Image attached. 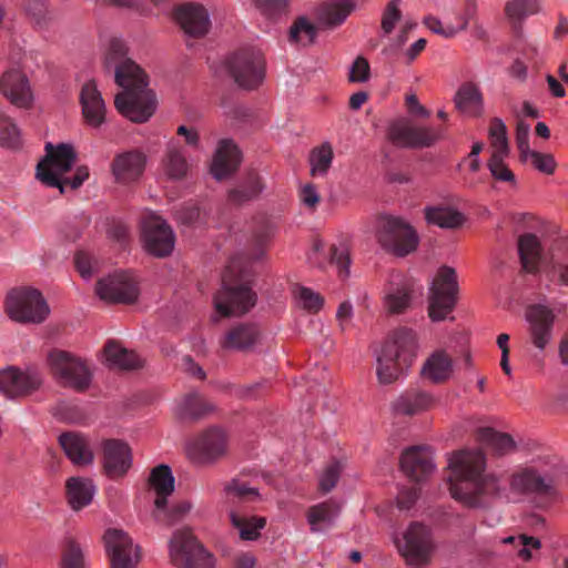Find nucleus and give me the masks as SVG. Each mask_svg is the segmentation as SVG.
<instances>
[{"mask_svg":"<svg viewBox=\"0 0 568 568\" xmlns=\"http://www.w3.org/2000/svg\"><path fill=\"white\" fill-rule=\"evenodd\" d=\"M507 155L508 154L493 153L487 166L496 181L515 183V174L504 162Z\"/></svg>","mask_w":568,"mask_h":568,"instance_id":"55","label":"nucleus"},{"mask_svg":"<svg viewBox=\"0 0 568 568\" xmlns=\"http://www.w3.org/2000/svg\"><path fill=\"white\" fill-rule=\"evenodd\" d=\"M560 471L554 464H531L515 469L508 484L511 494L534 497L539 507L559 498Z\"/></svg>","mask_w":568,"mask_h":568,"instance_id":"3","label":"nucleus"},{"mask_svg":"<svg viewBox=\"0 0 568 568\" xmlns=\"http://www.w3.org/2000/svg\"><path fill=\"white\" fill-rule=\"evenodd\" d=\"M449 491L467 508L484 509L500 496V479L485 473L486 456L480 450H460L449 459Z\"/></svg>","mask_w":568,"mask_h":568,"instance_id":"2","label":"nucleus"},{"mask_svg":"<svg viewBox=\"0 0 568 568\" xmlns=\"http://www.w3.org/2000/svg\"><path fill=\"white\" fill-rule=\"evenodd\" d=\"M260 334V328L255 324L241 323L232 326L220 344L226 351L247 352L255 346Z\"/></svg>","mask_w":568,"mask_h":568,"instance_id":"29","label":"nucleus"},{"mask_svg":"<svg viewBox=\"0 0 568 568\" xmlns=\"http://www.w3.org/2000/svg\"><path fill=\"white\" fill-rule=\"evenodd\" d=\"M146 158L139 151H128L116 155L112 162V173L116 182L130 184L142 175Z\"/></svg>","mask_w":568,"mask_h":568,"instance_id":"27","label":"nucleus"},{"mask_svg":"<svg viewBox=\"0 0 568 568\" xmlns=\"http://www.w3.org/2000/svg\"><path fill=\"white\" fill-rule=\"evenodd\" d=\"M339 514V505L335 500H326L311 506L307 510V521L313 532L321 530L322 525H331Z\"/></svg>","mask_w":568,"mask_h":568,"instance_id":"40","label":"nucleus"},{"mask_svg":"<svg viewBox=\"0 0 568 568\" xmlns=\"http://www.w3.org/2000/svg\"><path fill=\"white\" fill-rule=\"evenodd\" d=\"M317 37V27L306 17H298L290 28L288 39L291 42L308 45Z\"/></svg>","mask_w":568,"mask_h":568,"instance_id":"46","label":"nucleus"},{"mask_svg":"<svg viewBox=\"0 0 568 568\" xmlns=\"http://www.w3.org/2000/svg\"><path fill=\"white\" fill-rule=\"evenodd\" d=\"M507 17L514 22H521L525 18L539 11L537 0H510L505 8Z\"/></svg>","mask_w":568,"mask_h":568,"instance_id":"49","label":"nucleus"},{"mask_svg":"<svg viewBox=\"0 0 568 568\" xmlns=\"http://www.w3.org/2000/svg\"><path fill=\"white\" fill-rule=\"evenodd\" d=\"M232 525L239 530L243 540H255L260 537V530L264 528L266 520L263 517H246L232 510L230 514Z\"/></svg>","mask_w":568,"mask_h":568,"instance_id":"45","label":"nucleus"},{"mask_svg":"<svg viewBox=\"0 0 568 568\" xmlns=\"http://www.w3.org/2000/svg\"><path fill=\"white\" fill-rule=\"evenodd\" d=\"M0 91L13 105L28 109L33 93L27 75L18 68L7 70L0 78Z\"/></svg>","mask_w":568,"mask_h":568,"instance_id":"23","label":"nucleus"},{"mask_svg":"<svg viewBox=\"0 0 568 568\" xmlns=\"http://www.w3.org/2000/svg\"><path fill=\"white\" fill-rule=\"evenodd\" d=\"M105 359L110 366L120 369H136L142 366L141 358L134 353L123 348L116 342H109L104 346Z\"/></svg>","mask_w":568,"mask_h":568,"instance_id":"37","label":"nucleus"},{"mask_svg":"<svg viewBox=\"0 0 568 568\" xmlns=\"http://www.w3.org/2000/svg\"><path fill=\"white\" fill-rule=\"evenodd\" d=\"M103 67L113 72L115 83L123 89L114 99L116 110L132 122L143 123L155 110V97L148 89L144 71L128 57V48L120 39H112Z\"/></svg>","mask_w":568,"mask_h":568,"instance_id":"1","label":"nucleus"},{"mask_svg":"<svg viewBox=\"0 0 568 568\" xmlns=\"http://www.w3.org/2000/svg\"><path fill=\"white\" fill-rule=\"evenodd\" d=\"M241 162V151L230 139L221 140L217 144L211 173L216 180H223L233 174Z\"/></svg>","mask_w":568,"mask_h":568,"instance_id":"26","label":"nucleus"},{"mask_svg":"<svg viewBox=\"0 0 568 568\" xmlns=\"http://www.w3.org/2000/svg\"><path fill=\"white\" fill-rule=\"evenodd\" d=\"M331 262L335 264L338 268V273L341 277L348 276V267H349V255L345 247H331Z\"/></svg>","mask_w":568,"mask_h":568,"instance_id":"64","label":"nucleus"},{"mask_svg":"<svg viewBox=\"0 0 568 568\" xmlns=\"http://www.w3.org/2000/svg\"><path fill=\"white\" fill-rule=\"evenodd\" d=\"M150 485L156 493L154 506L160 511L165 505L168 497L174 490V477L169 466L159 465L152 469Z\"/></svg>","mask_w":568,"mask_h":568,"instance_id":"33","label":"nucleus"},{"mask_svg":"<svg viewBox=\"0 0 568 568\" xmlns=\"http://www.w3.org/2000/svg\"><path fill=\"white\" fill-rule=\"evenodd\" d=\"M334 158L333 148L329 143H323L311 152V174L313 176H324L328 172Z\"/></svg>","mask_w":568,"mask_h":568,"instance_id":"47","label":"nucleus"},{"mask_svg":"<svg viewBox=\"0 0 568 568\" xmlns=\"http://www.w3.org/2000/svg\"><path fill=\"white\" fill-rule=\"evenodd\" d=\"M526 318L534 346L540 351L545 349L551 338L555 320L552 311L544 305H531L526 311Z\"/></svg>","mask_w":568,"mask_h":568,"instance_id":"24","label":"nucleus"},{"mask_svg":"<svg viewBox=\"0 0 568 568\" xmlns=\"http://www.w3.org/2000/svg\"><path fill=\"white\" fill-rule=\"evenodd\" d=\"M529 131L530 125L524 120H518L516 128V143L523 161H526L528 159V153H530Z\"/></svg>","mask_w":568,"mask_h":568,"instance_id":"62","label":"nucleus"},{"mask_svg":"<svg viewBox=\"0 0 568 568\" xmlns=\"http://www.w3.org/2000/svg\"><path fill=\"white\" fill-rule=\"evenodd\" d=\"M191 510V504L189 501H180L173 505L170 509L166 505L158 511L154 509L153 516L158 521H162L166 525H173L182 520Z\"/></svg>","mask_w":568,"mask_h":568,"instance_id":"51","label":"nucleus"},{"mask_svg":"<svg viewBox=\"0 0 568 568\" xmlns=\"http://www.w3.org/2000/svg\"><path fill=\"white\" fill-rule=\"evenodd\" d=\"M213 408V405L200 394L192 392L178 403L176 415L182 420H197L211 413Z\"/></svg>","mask_w":568,"mask_h":568,"instance_id":"34","label":"nucleus"},{"mask_svg":"<svg viewBox=\"0 0 568 568\" xmlns=\"http://www.w3.org/2000/svg\"><path fill=\"white\" fill-rule=\"evenodd\" d=\"M224 490L230 501L254 500L258 497L257 490L248 487L246 483L241 479L231 480L226 484Z\"/></svg>","mask_w":568,"mask_h":568,"instance_id":"52","label":"nucleus"},{"mask_svg":"<svg viewBox=\"0 0 568 568\" xmlns=\"http://www.w3.org/2000/svg\"><path fill=\"white\" fill-rule=\"evenodd\" d=\"M47 155L37 166V179L51 187H58L64 193L67 187L75 190L89 178V169L79 166L72 178H64L75 162V153L71 145L61 143L53 146L45 144Z\"/></svg>","mask_w":568,"mask_h":568,"instance_id":"6","label":"nucleus"},{"mask_svg":"<svg viewBox=\"0 0 568 568\" xmlns=\"http://www.w3.org/2000/svg\"><path fill=\"white\" fill-rule=\"evenodd\" d=\"M400 0H390L382 12L381 29L384 36H389L403 14L399 9Z\"/></svg>","mask_w":568,"mask_h":568,"instance_id":"53","label":"nucleus"},{"mask_svg":"<svg viewBox=\"0 0 568 568\" xmlns=\"http://www.w3.org/2000/svg\"><path fill=\"white\" fill-rule=\"evenodd\" d=\"M417 335L407 327L392 332L377 356L376 375L382 384H392L412 365L417 355Z\"/></svg>","mask_w":568,"mask_h":568,"instance_id":"5","label":"nucleus"},{"mask_svg":"<svg viewBox=\"0 0 568 568\" xmlns=\"http://www.w3.org/2000/svg\"><path fill=\"white\" fill-rule=\"evenodd\" d=\"M248 276L240 257L230 261L222 275V288L214 296L215 308L222 316L241 315L255 305Z\"/></svg>","mask_w":568,"mask_h":568,"instance_id":"4","label":"nucleus"},{"mask_svg":"<svg viewBox=\"0 0 568 568\" xmlns=\"http://www.w3.org/2000/svg\"><path fill=\"white\" fill-rule=\"evenodd\" d=\"M264 186L262 178L255 171H251L240 186L230 190L229 201L233 204L251 201L262 193Z\"/></svg>","mask_w":568,"mask_h":568,"instance_id":"38","label":"nucleus"},{"mask_svg":"<svg viewBox=\"0 0 568 568\" xmlns=\"http://www.w3.org/2000/svg\"><path fill=\"white\" fill-rule=\"evenodd\" d=\"M402 470L414 481L427 478L434 470L433 454L427 446H413L400 458Z\"/></svg>","mask_w":568,"mask_h":568,"instance_id":"25","label":"nucleus"},{"mask_svg":"<svg viewBox=\"0 0 568 568\" xmlns=\"http://www.w3.org/2000/svg\"><path fill=\"white\" fill-rule=\"evenodd\" d=\"M163 168L170 179L182 180L186 176L189 163L179 142H169L163 158Z\"/></svg>","mask_w":568,"mask_h":568,"instance_id":"36","label":"nucleus"},{"mask_svg":"<svg viewBox=\"0 0 568 568\" xmlns=\"http://www.w3.org/2000/svg\"><path fill=\"white\" fill-rule=\"evenodd\" d=\"M65 488L69 503L74 510L88 506L95 493L92 480L82 477L69 478Z\"/></svg>","mask_w":568,"mask_h":568,"instance_id":"35","label":"nucleus"},{"mask_svg":"<svg viewBox=\"0 0 568 568\" xmlns=\"http://www.w3.org/2000/svg\"><path fill=\"white\" fill-rule=\"evenodd\" d=\"M295 296L300 305L308 312L316 313L323 306V297L311 288L300 286L295 290Z\"/></svg>","mask_w":568,"mask_h":568,"instance_id":"58","label":"nucleus"},{"mask_svg":"<svg viewBox=\"0 0 568 568\" xmlns=\"http://www.w3.org/2000/svg\"><path fill=\"white\" fill-rule=\"evenodd\" d=\"M20 143V134L11 118L0 112V144L16 148Z\"/></svg>","mask_w":568,"mask_h":568,"instance_id":"57","label":"nucleus"},{"mask_svg":"<svg viewBox=\"0 0 568 568\" xmlns=\"http://www.w3.org/2000/svg\"><path fill=\"white\" fill-rule=\"evenodd\" d=\"M425 219L428 223L443 229H455L464 223V216L460 212L443 205L427 206Z\"/></svg>","mask_w":568,"mask_h":568,"instance_id":"41","label":"nucleus"},{"mask_svg":"<svg viewBox=\"0 0 568 568\" xmlns=\"http://www.w3.org/2000/svg\"><path fill=\"white\" fill-rule=\"evenodd\" d=\"M256 10L266 19L276 21L288 12V0H254Z\"/></svg>","mask_w":568,"mask_h":568,"instance_id":"50","label":"nucleus"},{"mask_svg":"<svg viewBox=\"0 0 568 568\" xmlns=\"http://www.w3.org/2000/svg\"><path fill=\"white\" fill-rule=\"evenodd\" d=\"M8 316L19 323H42L50 308L40 291L32 287L12 290L6 301Z\"/></svg>","mask_w":568,"mask_h":568,"instance_id":"10","label":"nucleus"},{"mask_svg":"<svg viewBox=\"0 0 568 568\" xmlns=\"http://www.w3.org/2000/svg\"><path fill=\"white\" fill-rule=\"evenodd\" d=\"M102 465L105 475L111 479L123 477L132 466L130 446L120 439L102 442Z\"/></svg>","mask_w":568,"mask_h":568,"instance_id":"21","label":"nucleus"},{"mask_svg":"<svg viewBox=\"0 0 568 568\" xmlns=\"http://www.w3.org/2000/svg\"><path fill=\"white\" fill-rule=\"evenodd\" d=\"M518 252L524 270L535 272L540 257V246L537 236L530 233L521 235L518 240Z\"/></svg>","mask_w":568,"mask_h":568,"instance_id":"44","label":"nucleus"},{"mask_svg":"<svg viewBox=\"0 0 568 568\" xmlns=\"http://www.w3.org/2000/svg\"><path fill=\"white\" fill-rule=\"evenodd\" d=\"M376 236L385 250L397 256L408 255L418 245L415 230L403 219L393 215L378 217Z\"/></svg>","mask_w":568,"mask_h":568,"instance_id":"9","label":"nucleus"},{"mask_svg":"<svg viewBox=\"0 0 568 568\" xmlns=\"http://www.w3.org/2000/svg\"><path fill=\"white\" fill-rule=\"evenodd\" d=\"M397 547L407 565L415 568L427 566L436 549L432 528L422 523H412Z\"/></svg>","mask_w":568,"mask_h":568,"instance_id":"11","label":"nucleus"},{"mask_svg":"<svg viewBox=\"0 0 568 568\" xmlns=\"http://www.w3.org/2000/svg\"><path fill=\"white\" fill-rule=\"evenodd\" d=\"M80 103L85 122L100 126L105 119V103L94 80L85 82L80 92Z\"/></svg>","mask_w":568,"mask_h":568,"instance_id":"28","label":"nucleus"},{"mask_svg":"<svg viewBox=\"0 0 568 568\" xmlns=\"http://www.w3.org/2000/svg\"><path fill=\"white\" fill-rule=\"evenodd\" d=\"M61 568H85L83 550L72 537L63 542Z\"/></svg>","mask_w":568,"mask_h":568,"instance_id":"48","label":"nucleus"},{"mask_svg":"<svg viewBox=\"0 0 568 568\" xmlns=\"http://www.w3.org/2000/svg\"><path fill=\"white\" fill-rule=\"evenodd\" d=\"M458 283L456 271L442 266L429 290L428 314L433 321H443L454 310L457 302Z\"/></svg>","mask_w":568,"mask_h":568,"instance_id":"12","label":"nucleus"},{"mask_svg":"<svg viewBox=\"0 0 568 568\" xmlns=\"http://www.w3.org/2000/svg\"><path fill=\"white\" fill-rule=\"evenodd\" d=\"M443 129L416 125L407 121H398L390 125L389 140L399 146L423 149L434 145L443 138Z\"/></svg>","mask_w":568,"mask_h":568,"instance_id":"16","label":"nucleus"},{"mask_svg":"<svg viewBox=\"0 0 568 568\" xmlns=\"http://www.w3.org/2000/svg\"><path fill=\"white\" fill-rule=\"evenodd\" d=\"M48 361L54 378L62 386L79 392L90 386L91 371L81 358L65 351L53 349L49 353Z\"/></svg>","mask_w":568,"mask_h":568,"instance_id":"13","label":"nucleus"},{"mask_svg":"<svg viewBox=\"0 0 568 568\" xmlns=\"http://www.w3.org/2000/svg\"><path fill=\"white\" fill-rule=\"evenodd\" d=\"M41 385L42 377L34 371L22 372L9 367L0 372V393L10 399L29 396Z\"/></svg>","mask_w":568,"mask_h":568,"instance_id":"20","label":"nucleus"},{"mask_svg":"<svg viewBox=\"0 0 568 568\" xmlns=\"http://www.w3.org/2000/svg\"><path fill=\"white\" fill-rule=\"evenodd\" d=\"M23 9L34 24L40 28L44 27L50 19L44 0H26Z\"/></svg>","mask_w":568,"mask_h":568,"instance_id":"59","label":"nucleus"},{"mask_svg":"<svg viewBox=\"0 0 568 568\" xmlns=\"http://www.w3.org/2000/svg\"><path fill=\"white\" fill-rule=\"evenodd\" d=\"M456 106L470 115H479L483 108V95L479 89L473 83L460 87L455 98Z\"/></svg>","mask_w":568,"mask_h":568,"instance_id":"42","label":"nucleus"},{"mask_svg":"<svg viewBox=\"0 0 568 568\" xmlns=\"http://www.w3.org/2000/svg\"><path fill=\"white\" fill-rule=\"evenodd\" d=\"M420 373L434 384L445 383L453 374V359L445 351H435L423 364Z\"/></svg>","mask_w":568,"mask_h":568,"instance_id":"32","label":"nucleus"},{"mask_svg":"<svg viewBox=\"0 0 568 568\" xmlns=\"http://www.w3.org/2000/svg\"><path fill=\"white\" fill-rule=\"evenodd\" d=\"M505 544L514 545L517 550L518 557L524 560L531 558V550L540 548L539 539L526 535H519L517 537L510 536L504 539Z\"/></svg>","mask_w":568,"mask_h":568,"instance_id":"56","label":"nucleus"},{"mask_svg":"<svg viewBox=\"0 0 568 568\" xmlns=\"http://www.w3.org/2000/svg\"><path fill=\"white\" fill-rule=\"evenodd\" d=\"M111 568H135L141 559L140 549L131 537L121 529L110 528L103 535Z\"/></svg>","mask_w":568,"mask_h":568,"instance_id":"17","label":"nucleus"},{"mask_svg":"<svg viewBox=\"0 0 568 568\" xmlns=\"http://www.w3.org/2000/svg\"><path fill=\"white\" fill-rule=\"evenodd\" d=\"M225 69L240 88L253 90L264 80L265 60L261 51L245 48L226 59Z\"/></svg>","mask_w":568,"mask_h":568,"instance_id":"8","label":"nucleus"},{"mask_svg":"<svg viewBox=\"0 0 568 568\" xmlns=\"http://www.w3.org/2000/svg\"><path fill=\"white\" fill-rule=\"evenodd\" d=\"M142 242L148 253L156 257H165L174 248L175 236L162 217L148 214L142 221Z\"/></svg>","mask_w":568,"mask_h":568,"instance_id":"15","label":"nucleus"},{"mask_svg":"<svg viewBox=\"0 0 568 568\" xmlns=\"http://www.w3.org/2000/svg\"><path fill=\"white\" fill-rule=\"evenodd\" d=\"M97 294L109 303H134L139 296L138 283L126 272H118L97 283Z\"/></svg>","mask_w":568,"mask_h":568,"instance_id":"18","label":"nucleus"},{"mask_svg":"<svg viewBox=\"0 0 568 568\" xmlns=\"http://www.w3.org/2000/svg\"><path fill=\"white\" fill-rule=\"evenodd\" d=\"M418 287L409 277L402 274L393 275L384 288V307L388 314H403L412 307Z\"/></svg>","mask_w":568,"mask_h":568,"instance_id":"19","label":"nucleus"},{"mask_svg":"<svg viewBox=\"0 0 568 568\" xmlns=\"http://www.w3.org/2000/svg\"><path fill=\"white\" fill-rule=\"evenodd\" d=\"M354 3L351 0H339L337 2H327L316 9V17L320 22L326 26L341 24L353 11Z\"/></svg>","mask_w":568,"mask_h":568,"instance_id":"39","label":"nucleus"},{"mask_svg":"<svg viewBox=\"0 0 568 568\" xmlns=\"http://www.w3.org/2000/svg\"><path fill=\"white\" fill-rule=\"evenodd\" d=\"M170 559L176 568H213V556L193 535L183 528L173 532L169 545Z\"/></svg>","mask_w":568,"mask_h":568,"instance_id":"7","label":"nucleus"},{"mask_svg":"<svg viewBox=\"0 0 568 568\" xmlns=\"http://www.w3.org/2000/svg\"><path fill=\"white\" fill-rule=\"evenodd\" d=\"M227 452L226 434L211 427L197 435L187 446V456L196 465L207 466L216 463Z\"/></svg>","mask_w":568,"mask_h":568,"instance_id":"14","label":"nucleus"},{"mask_svg":"<svg viewBox=\"0 0 568 568\" xmlns=\"http://www.w3.org/2000/svg\"><path fill=\"white\" fill-rule=\"evenodd\" d=\"M174 19L183 32L191 38H202L211 28L209 12L199 3L189 2L176 7Z\"/></svg>","mask_w":568,"mask_h":568,"instance_id":"22","label":"nucleus"},{"mask_svg":"<svg viewBox=\"0 0 568 568\" xmlns=\"http://www.w3.org/2000/svg\"><path fill=\"white\" fill-rule=\"evenodd\" d=\"M424 23L433 32L440 34L445 38H453L459 31L466 29L467 18H463L462 22L457 23L456 26L448 24L446 27H443L442 22L435 17L425 18Z\"/></svg>","mask_w":568,"mask_h":568,"instance_id":"60","label":"nucleus"},{"mask_svg":"<svg viewBox=\"0 0 568 568\" xmlns=\"http://www.w3.org/2000/svg\"><path fill=\"white\" fill-rule=\"evenodd\" d=\"M342 471V465L338 462L331 463L320 478V490L324 494L329 493L337 484Z\"/></svg>","mask_w":568,"mask_h":568,"instance_id":"61","label":"nucleus"},{"mask_svg":"<svg viewBox=\"0 0 568 568\" xmlns=\"http://www.w3.org/2000/svg\"><path fill=\"white\" fill-rule=\"evenodd\" d=\"M59 444L74 465L87 466L93 463L94 455L85 436L67 432L60 435Z\"/></svg>","mask_w":568,"mask_h":568,"instance_id":"30","label":"nucleus"},{"mask_svg":"<svg viewBox=\"0 0 568 568\" xmlns=\"http://www.w3.org/2000/svg\"><path fill=\"white\" fill-rule=\"evenodd\" d=\"M436 403L434 396L425 390L412 389L402 394L394 403V410L399 415L413 416L430 409Z\"/></svg>","mask_w":568,"mask_h":568,"instance_id":"31","label":"nucleus"},{"mask_svg":"<svg viewBox=\"0 0 568 568\" xmlns=\"http://www.w3.org/2000/svg\"><path fill=\"white\" fill-rule=\"evenodd\" d=\"M477 439L490 447L497 455H506L515 450V442L510 435L498 433L490 427L479 428Z\"/></svg>","mask_w":568,"mask_h":568,"instance_id":"43","label":"nucleus"},{"mask_svg":"<svg viewBox=\"0 0 568 568\" xmlns=\"http://www.w3.org/2000/svg\"><path fill=\"white\" fill-rule=\"evenodd\" d=\"M489 138L495 151L493 153L508 154L507 130L505 123L495 118L489 126Z\"/></svg>","mask_w":568,"mask_h":568,"instance_id":"54","label":"nucleus"},{"mask_svg":"<svg viewBox=\"0 0 568 568\" xmlns=\"http://www.w3.org/2000/svg\"><path fill=\"white\" fill-rule=\"evenodd\" d=\"M528 158L531 159L532 165L542 173L552 174L556 169V161L551 154H545L530 150Z\"/></svg>","mask_w":568,"mask_h":568,"instance_id":"63","label":"nucleus"}]
</instances>
